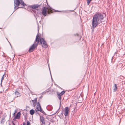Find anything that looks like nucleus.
I'll return each mask as SVG.
<instances>
[{
  "label": "nucleus",
  "instance_id": "3",
  "mask_svg": "<svg viewBox=\"0 0 125 125\" xmlns=\"http://www.w3.org/2000/svg\"><path fill=\"white\" fill-rule=\"evenodd\" d=\"M47 8L46 7H45L42 10V14L44 16H46L47 14H50L53 12L52 10L49 9H48L47 10Z\"/></svg>",
  "mask_w": 125,
  "mask_h": 125
},
{
  "label": "nucleus",
  "instance_id": "11",
  "mask_svg": "<svg viewBox=\"0 0 125 125\" xmlns=\"http://www.w3.org/2000/svg\"><path fill=\"white\" fill-rule=\"evenodd\" d=\"M40 119L41 121L42 124H45L44 120V118L43 116H40Z\"/></svg>",
  "mask_w": 125,
  "mask_h": 125
},
{
  "label": "nucleus",
  "instance_id": "31",
  "mask_svg": "<svg viewBox=\"0 0 125 125\" xmlns=\"http://www.w3.org/2000/svg\"><path fill=\"white\" fill-rule=\"evenodd\" d=\"M112 59H113V57L112 58Z\"/></svg>",
  "mask_w": 125,
  "mask_h": 125
},
{
  "label": "nucleus",
  "instance_id": "20",
  "mask_svg": "<svg viewBox=\"0 0 125 125\" xmlns=\"http://www.w3.org/2000/svg\"><path fill=\"white\" fill-rule=\"evenodd\" d=\"M27 125H31L30 122V121H27Z\"/></svg>",
  "mask_w": 125,
  "mask_h": 125
},
{
  "label": "nucleus",
  "instance_id": "17",
  "mask_svg": "<svg viewBox=\"0 0 125 125\" xmlns=\"http://www.w3.org/2000/svg\"><path fill=\"white\" fill-rule=\"evenodd\" d=\"M92 0H87V5H88L90 2Z\"/></svg>",
  "mask_w": 125,
  "mask_h": 125
},
{
  "label": "nucleus",
  "instance_id": "5",
  "mask_svg": "<svg viewBox=\"0 0 125 125\" xmlns=\"http://www.w3.org/2000/svg\"><path fill=\"white\" fill-rule=\"evenodd\" d=\"M38 45L37 43H36L34 42V43L30 48L28 50L29 52L30 53L33 52L35 48L37 47Z\"/></svg>",
  "mask_w": 125,
  "mask_h": 125
},
{
  "label": "nucleus",
  "instance_id": "14",
  "mask_svg": "<svg viewBox=\"0 0 125 125\" xmlns=\"http://www.w3.org/2000/svg\"><path fill=\"white\" fill-rule=\"evenodd\" d=\"M30 112L31 115H33L35 113V111L34 110L32 109L30 111Z\"/></svg>",
  "mask_w": 125,
  "mask_h": 125
},
{
  "label": "nucleus",
  "instance_id": "9",
  "mask_svg": "<svg viewBox=\"0 0 125 125\" xmlns=\"http://www.w3.org/2000/svg\"><path fill=\"white\" fill-rule=\"evenodd\" d=\"M21 114L20 112H18L17 114L16 115L13 119V121L15 120L16 119H19L20 118Z\"/></svg>",
  "mask_w": 125,
  "mask_h": 125
},
{
  "label": "nucleus",
  "instance_id": "19",
  "mask_svg": "<svg viewBox=\"0 0 125 125\" xmlns=\"http://www.w3.org/2000/svg\"><path fill=\"white\" fill-rule=\"evenodd\" d=\"M4 76L5 74H4L2 76V77L1 78V82H2L3 80L4 79Z\"/></svg>",
  "mask_w": 125,
  "mask_h": 125
},
{
  "label": "nucleus",
  "instance_id": "28",
  "mask_svg": "<svg viewBox=\"0 0 125 125\" xmlns=\"http://www.w3.org/2000/svg\"><path fill=\"white\" fill-rule=\"evenodd\" d=\"M117 53V52H115V54H116Z\"/></svg>",
  "mask_w": 125,
  "mask_h": 125
},
{
  "label": "nucleus",
  "instance_id": "6",
  "mask_svg": "<svg viewBox=\"0 0 125 125\" xmlns=\"http://www.w3.org/2000/svg\"><path fill=\"white\" fill-rule=\"evenodd\" d=\"M14 3L15 4L14 5V9L16 10V7L19 6L20 4L21 3L20 0H14Z\"/></svg>",
  "mask_w": 125,
  "mask_h": 125
},
{
  "label": "nucleus",
  "instance_id": "15",
  "mask_svg": "<svg viewBox=\"0 0 125 125\" xmlns=\"http://www.w3.org/2000/svg\"><path fill=\"white\" fill-rule=\"evenodd\" d=\"M57 97L60 100V102L61 101V95L59 93H58L57 92Z\"/></svg>",
  "mask_w": 125,
  "mask_h": 125
},
{
  "label": "nucleus",
  "instance_id": "1",
  "mask_svg": "<svg viewBox=\"0 0 125 125\" xmlns=\"http://www.w3.org/2000/svg\"><path fill=\"white\" fill-rule=\"evenodd\" d=\"M104 18V15L100 13H96L94 16L92 21V27L91 28L93 31L98 25L102 22Z\"/></svg>",
  "mask_w": 125,
  "mask_h": 125
},
{
  "label": "nucleus",
  "instance_id": "12",
  "mask_svg": "<svg viewBox=\"0 0 125 125\" xmlns=\"http://www.w3.org/2000/svg\"><path fill=\"white\" fill-rule=\"evenodd\" d=\"M114 85V86L113 87V90L114 92H115L117 89V84H115Z\"/></svg>",
  "mask_w": 125,
  "mask_h": 125
},
{
  "label": "nucleus",
  "instance_id": "7",
  "mask_svg": "<svg viewBox=\"0 0 125 125\" xmlns=\"http://www.w3.org/2000/svg\"><path fill=\"white\" fill-rule=\"evenodd\" d=\"M20 88H18L15 90L14 92L15 95H17V97H20L21 96V94L18 91L19 90Z\"/></svg>",
  "mask_w": 125,
  "mask_h": 125
},
{
  "label": "nucleus",
  "instance_id": "21",
  "mask_svg": "<svg viewBox=\"0 0 125 125\" xmlns=\"http://www.w3.org/2000/svg\"><path fill=\"white\" fill-rule=\"evenodd\" d=\"M51 107V109H50V111L52 109V107L51 106V105H50V106H48V107Z\"/></svg>",
  "mask_w": 125,
  "mask_h": 125
},
{
  "label": "nucleus",
  "instance_id": "10",
  "mask_svg": "<svg viewBox=\"0 0 125 125\" xmlns=\"http://www.w3.org/2000/svg\"><path fill=\"white\" fill-rule=\"evenodd\" d=\"M39 6H40V5L38 4H36V5H31V7L32 9H35L37 8Z\"/></svg>",
  "mask_w": 125,
  "mask_h": 125
},
{
  "label": "nucleus",
  "instance_id": "18",
  "mask_svg": "<svg viewBox=\"0 0 125 125\" xmlns=\"http://www.w3.org/2000/svg\"><path fill=\"white\" fill-rule=\"evenodd\" d=\"M65 93V92L64 91H62L60 93H59L61 95Z\"/></svg>",
  "mask_w": 125,
  "mask_h": 125
},
{
  "label": "nucleus",
  "instance_id": "26",
  "mask_svg": "<svg viewBox=\"0 0 125 125\" xmlns=\"http://www.w3.org/2000/svg\"><path fill=\"white\" fill-rule=\"evenodd\" d=\"M13 121H12V123L13 124V125H15V124H14V123L13 122Z\"/></svg>",
  "mask_w": 125,
  "mask_h": 125
},
{
  "label": "nucleus",
  "instance_id": "27",
  "mask_svg": "<svg viewBox=\"0 0 125 125\" xmlns=\"http://www.w3.org/2000/svg\"><path fill=\"white\" fill-rule=\"evenodd\" d=\"M2 82H1V83H0V84H1V86H2Z\"/></svg>",
  "mask_w": 125,
  "mask_h": 125
},
{
  "label": "nucleus",
  "instance_id": "2",
  "mask_svg": "<svg viewBox=\"0 0 125 125\" xmlns=\"http://www.w3.org/2000/svg\"><path fill=\"white\" fill-rule=\"evenodd\" d=\"M39 30H38V33L37 34L35 40V42H37L38 45L40 44H41L42 46L44 48H46L48 47L47 44L44 38H42L41 36H40L39 34Z\"/></svg>",
  "mask_w": 125,
  "mask_h": 125
},
{
  "label": "nucleus",
  "instance_id": "4",
  "mask_svg": "<svg viewBox=\"0 0 125 125\" xmlns=\"http://www.w3.org/2000/svg\"><path fill=\"white\" fill-rule=\"evenodd\" d=\"M36 108L37 110H35V113H36L38 114L39 113V111H40L43 114L46 115V114L45 112L42 109L40 103L39 102H37V106H36Z\"/></svg>",
  "mask_w": 125,
  "mask_h": 125
},
{
  "label": "nucleus",
  "instance_id": "8",
  "mask_svg": "<svg viewBox=\"0 0 125 125\" xmlns=\"http://www.w3.org/2000/svg\"><path fill=\"white\" fill-rule=\"evenodd\" d=\"M69 109L68 107H65L64 109V115L65 116H68Z\"/></svg>",
  "mask_w": 125,
  "mask_h": 125
},
{
  "label": "nucleus",
  "instance_id": "29",
  "mask_svg": "<svg viewBox=\"0 0 125 125\" xmlns=\"http://www.w3.org/2000/svg\"><path fill=\"white\" fill-rule=\"evenodd\" d=\"M15 114V113H14L13 115H14Z\"/></svg>",
  "mask_w": 125,
  "mask_h": 125
},
{
  "label": "nucleus",
  "instance_id": "16",
  "mask_svg": "<svg viewBox=\"0 0 125 125\" xmlns=\"http://www.w3.org/2000/svg\"><path fill=\"white\" fill-rule=\"evenodd\" d=\"M21 4L22 5L24 6L26 5V4L24 3L23 0H21Z\"/></svg>",
  "mask_w": 125,
  "mask_h": 125
},
{
  "label": "nucleus",
  "instance_id": "24",
  "mask_svg": "<svg viewBox=\"0 0 125 125\" xmlns=\"http://www.w3.org/2000/svg\"><path fill=\"white\" fill-rule=\"evenodd\" d=\"M23 125H25V122H23Z\"/></svg>",
  "mask_w": 125,
  "mask_h": 125
},
{
  "label": "nucleus",
  "instance_id": "13",
  "mask_svg": "<svg viewBox=\"0 0 125 125\" xmlns=\"http://www.w3.org/2000/svg\"><path fill=\"white\" fill-rule=\"evenodd\" d=\"M37 98H35L34 99V100H32V101L33 102V104L35 106V104L37 102Z\"/></svg>",
  "mask_w": 125,
  "mask_h": 125
},
{
  "label": "nucleus",
  "instance_id": "22",
  "mask_svg": "<svg viewBox=\"0 0 125 125\" xmlns=\"http://www.w3.org/2000/svg\"><path fill=\"white\" fill-rule=\"evenodd\" d=\"M4 119H5V118H3L2 119H1V123H2V122H3V121L4 120Z\"/></svg>",
  "mask_w": 125,
  "mask_h": 125
},
{
  "label": "nucleus",
  "instance_id": "23",
  "mask_svg": "<svg viewBox=\"0 0 125 125\" xmlns=\"http://www.w3.org/2000/svg\"><path fill=\"white\" fill-rule=\"evenodd\" d=\"M74 35L75 36L76 35H77V36H78L79 35L78 33H76V34H75Z\"/></svg>",
  "mask_w": 125,
  "mask_h": 125
},
{
  "label": "nucleus",
  "instance_id": "25",
  "mask_svg": "<svg viewBox=\"0 0 125 125\" xmlns=\"http://www.w3.org/2000/svg\"><path fill=\"white\" fill-rule=\"evenodd\" d=\"M24 115V116L25 117H26L27 116V115H26L25 114V115Z\"/></svg>",
  "mask_w": 125,
  "mask_h": 125
},
{
  "label": "nucleus",
  "instance_id": "30",
  "mask_svg": "<svg viewBox=\"0 0 125 125\" xmlns=\"http://www.w3.org/2000/svg\"><path fill=\"white\" fill-rule=\"evenodd\" d=\"M19 8V7H18V8H17V9H18V8Z\"/></svg>",
  "mask_w": 125,
  "mask_h": 125
}]
</instances>
